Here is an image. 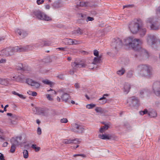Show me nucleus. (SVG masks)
Masks as SVG:
<instances>
[{"mask_svg":"<svg viewBox=\"0 0 160 160\" xmlns=\"http://www.w3.org/2000/svg\"><path fill=\"white\" fill-rule=\"evenodd\" d=\"M141 41L139 39L130 37L124 39V45L129 49H132L140 53L143 59H156L157 57L148 52L146 50L142 48L140 44Z\"/></svg>","mask_w":160,"mask_h":160,"instance_id":"f257e3e1","label":"nucleus"},{"mask_svg":"<svg viewBox=\"0 0 160 160\" xmlns=\"http://www.w3.org/2000/svg\"><path fill=\"white\" fill-rule=\"evenodd\" d=\"M138 69L142 76L150 78L152 75L153 70L152 67L148 65H141L138 66Z\"/></svg>","mask_w":160,"mask_h":160,"instance_id":"f03ea898","label":"nucleus"},{"mask_svg":"<svg viewBox=\"0 0 160 160\" xmlns=\"http://www.w3.org/2000/svg\"><path fill=\"white\" fill-rule=\"evenodd\" d=\"M33 17L38 20L42 21H50L52 20L50 17L39 10H35L33 12Z\"/></svg>","mask_w":160,"mask_h":160,"instance_id":"7ed1b4c3","label":"nucleus"},{"mask_svg":"<svg viewBox=\"0 0 160 160\" xmlns=\"http://www.w3.org/2000/svg\"><path fill=\"white\" fill-rule=\"evenodd\" d=\"M142 25V21L140 19H137L136 21L131 22L129 28L132 33H136L139 30L140 27Z\"/></svg>","mask_w":160,"mask_h":160,"instance_id":"20e7f679","label":"nucleus"},{"mask_svg":"<svg viewBox=\"0 0 160 160\" xmlns=\"http://www.w3.org/2000/svg\"><path fill=\"white\" fill-rule=\"evenodd\" d=\"M127 103L131 108H137L140 105V102L138 98L135 96H132L127 99Z\"/></svg>","mask_w":160,"mask_h":160,"instance_id":"39448f33","label":"nucleus"},{"mask_svg":"<svg viewBox=\"0 0 160 160\" xmlns=\"http://www.w3.org/2000/svg\"><path fill=\"white\" fill-rule=\"evenodd\" d=\"M158 19L156 18H148L147 22L151 24L150 27L152 30H158L160 28V22L158 20Z\"/></svg>","mask_w":160,"mask_h":160,"instance_id":"423d86ee","label":"nucleus"},{"mask_svg":"<svg viewBox=\"0 0 160 160\" xmlns=\"http://www.w3.org/2000/svg\"><path fill=\"white\" fill-rule=\"evenodd\" d=\"M71 66L73 69H70L68 72V74L73 75L75 72L74 69L81 67H85L86 64L82 62V61H75L74 62H72Z\"/></svg>","mask_w":160,"mask_h":160,"instance_id":"0eeeda50","label":"nucleus"},{"mask_svg":"<svg viewBox=\"0 0 160 160\" xmlns=\"http://www.w3.org/2000/svg\"><path fill=\"white\" fill-rule=\"evenodd\" d=\"M122 45V41L119 38H116L112 39L111 46L116 50L115 51V53H117L118 49L121 47Z\"/></svg>","mask_w":160,"mask_h":160,"instance_id":"6e6552de","label":"nucleus"},{"mask_svg":"<svg viewBox=\"0 0 160 160\" xmlns=\"http://www.w3.org/2000/svg\"><path fill=\"white\" fill-rule=\"evenodd\" d=\"M14 48H8L1 50L0 51V56L3 57H8L14 54Z\"/></svg>","mask_w":160,"mask_h":160,"instance_id":"1a4fd4ad","label":"nucleus"},{"mask_svg":"<svg viewBox=\"0 0 160 160\" xmlns=\"http://www.w3.org/2000/svg\"><path fill=\"white\" fill-rule=\"evenodd\" d=\"M72 131L76 133H82L84 130V128L82 125L76 123L72 124Z\"/></svg>","mask_w":160,"mask_h":160,"instance_id":"9d476101","label":"nucleus"},{"mask_svg":"<svg viewBox=\"0 0 160 160\" xmlns=\"http://www.w3.org/2000/svg\"><path fill=\"white\" fill-rule=\"evenodd\" d=\"M148 44L151 46L152 47L157 42V38L155 36L153 35H149L146 37Z\"/></svg>","mask_w":160,"mask_h":160,"instance_id":"9b49d317","label":"nucleus"},{"mask_svg":"<svg viewBox=\"0 0 160 160\" xmlns=\"http://www.w3.org/2000/svg\"><path fill=\"white\" fill-rule=\"evenodd\" d=\"M153 92L157 96L160 95V83L158 82H154L152 86Z\"/></svg>","mask_w":160,"mask_h":160,"instance_id":"f8f14e48","label":"nucleus"},{"mask_svg":"<svg viewBox=\"0 0 160 160\" xmlns=\"http://www.w3.org/2000/svg\"><path fill=\"white\" fill-rule=\"evenodd\" d=\"M58 92L61 95V98L62 101L65 102H68V99L70 98L69 95L66 92H64L63 89L59 90Z\"/></svg>","mask_w":160,"mask_h":160,"instance_id":"ddd939ff","label":"nucleus"},{"mask_svg":"<svg viewBox=\"0 0 160 160\" xmlns=\"http://www.w3.org/2000/svg\"><path fill=\"white\" fill-rule=\"evenodd\" d=\"M16 34H18L22 38L26 37L28 35L27 32L23 29L17 28L15 30Z\"/></svg>","mask_w":160,"mask_h":160,"instance_id":"4468645a","label":"nucleus"},{"mask_svg":"<svg viewBox=\"0 0 160 160\" xmlns=\"http://www.w3.org/2000/svg\"><path fill=\"white\" fill-rule=\"evenodd\" d=\"M22 138L21 136L17 137L15 138H12L10 140L11 144L17 146L21 144L22 143L20 141L21 140Z\"/></svg>","mask_w":160,"mask_h":160,"instance_id":"2eb2a0df","label":"nucleus"},{"mask_svg":"<svg viewBox=\"0 0 160 160\" xmlns=\"http://www.w3.org/2000/svg\"><path fill=\"white\" fill-rule=\"evenodd\" d=\"M77 16L78 17L77 22L81 24L84 23L86 21V15L83 13H78Z\"/></svg>","mask_w":160,"mask_h":160,"instance_id":"dca6fc26","label":"nucleus"},{"mask_svg":"<svg viewBox=\"0 0 160 160\" xmlns=\"http://www.w3.org/2000/svg\"><path fill=\"white\" fill-rule=\"evenodd\" d=\"M51 44V42L48 40H42L40 41L39 42L37 43L35 45L36 47H43V46H49Z\"/></svg>","mask_w":160,"mask_h":160,"instance_id":"f3484780","label":"nucleus"},{"mask_svg":"<svg viewBox=\"0 0 160 160\" xmlns=\"http://www.w3.org/2000/svg\"><path fill=\"white\" fill-rule=\"evenodd\" d=\"M26 82L28 85L33 86L36 88H38L40 87V84L39 83L32 79H27L26 80Z\"/></svg>","mask_w":160,"mask_h":160,"instance_id":"a211bd4d","label":"nucleus"},{"mask_svg":"<svg viewBox=\"0 0 160 160\" xmlns=\"http://www.w3.org/2000/svg\"><path fill=\"white\" fill-rule=\"evenodd\" d=\"M130 85L128 83H125L122 89L123 92L126 94H127L130 91Z\"/></svg>","mask_w":160,"mask_h":160,"instance_id":"6ab92c4d","label":"nucleus"},{"mask_svg":"<svg viewBox=\"0 0 160 160\" xmlns=\"http://www.w3.org/2000/svg\"><path fill=\"white\" fill-rule=\"evenodd\" d=\"M23 79V77L22 75L21 74L18 76H15L11 78V81H15L16 82H21Z\"/></svg>","mask_w":160,"mask_h":160,"instance_id":"aec40b11","label":"nucleus"},{"mask_svg":"<svg viewBox=\"0 0 160 160\" xmlns=\"http://www.w3.org/2000/svg\"><path fill=\"white\" fill-rule=\"evenodd\" d=\"M14 48V52H23L25 51H26V48L25 46L24 47H13Z\"/></svg>","mask_w":160,"mask_h":160,"instance_id":"412c9836","label":"nucleus"},{"mask_svg":"<svg viewBox=\"0 0 160 160\" xmlns=\"http://www.w3.org/2000/svg\"><path fill=\"white\" fill-rule=\"evenodd\" d=\"M52 6L54 8H57L61 7L62 5L60 0H57L55 1L52 4Z\"/></svg>","mask_w":160,"mask_h":160,"instance_id":"4be33fe9","label":"nucleus"},{"mask_svg":"<svg viewBox=\"0 0 160 160\" xmlns=\"http://www.w3.org/2000/svg\"><path fill=\"white\" fill-rule=\"evenodd\" d=\"M11 80L8 78H0V84L5 86H7L9 84V81Z\"/></svg>","mask_w":160,"mask_h":160,"instance_id":"5701e85b","label":"nucleus"},{"mask_svg":"<svg viewBox=\"0 0 160 160\" xmlns=\"http://www.w3.org/2000/svg\"><path fill=\"white\" fill-rule=\"evenodd\" d=\"M138 31L140 37H142L145 35L146 32V29L145 28L143 27L142 25L141 27H140Z\"/></svg>","mask_w":160,"mask_h":160,"instance_id":"b1692460","label":"nucleus"},{"mask_svg":"<svg viewBox=\"0 0 160 160\" xmlns=\"http://www.w3.org/2000/svg\"><path fill=\"white\" fill-rule=\"evenodd\" d=\"M62 42L66 45H72V39L65 38L63 39Z\"/></svg>","mask_w":160,"mask_h":160,"instance_id":"393cba45","label":"nucleus"},{"mask_svg":"<svg viewBox=\"0 0 160 160\" xmlns=\"http://www.w3.org/2000/svg\"><path fill=\"white\" fill-rule=\"evenodd\" d=\"M102 61H93V62L90 64L89 66H92V65H97L96 67L92 66L93 67L92 68H96L97 66H98V65L102 62Z\"/></svg>","mask_w":160,"mask_h":160,"instance_id":"a878e982","label":"nucleus"},{"mask_svg":"<svg viewBox=\"0 0 160 160\" xmlns=\"http://www.w3.org/2000/svg\"><path fill=\"white\" fill-rule=\"evenodd\" d=\"M83 33V30L78 28L77 30L72 32V34L75 35H81Z\"/></svg>","mask_w":160,"mask_h":160,"instance_id":"bb28decb","label":"nucleus"},{"mask_svg":"<svg viewBox=\"0 0 160 160\" xmlns=\"http://www.w3.org/2000/svg\"><path fill=\"white\" fill-rule=\"evenodd\" d=\"M98 137L102 139L109 140L111 138V137L109 135H106L105 134H99L98 135Z\"/></svg>","mask_w":160,"mask_h":160,"instance_id":"cd10ccee","label":"nucleus"},{"mask_svg":"<svg viewBox=\"0 0 160 160\" xmlns=\"http://www.w3.org/2000/svg\"><path fill=\"white\" fill-rule=\"evenodd\" d=\"M37 43L34 44L32 45H28L25 46V47L26 48V51H28L29 50H32L34 48H38V47H36L35 46V45Z\"/></svg>","mask_w":160,"mask_h":160,"instance_id":"c85d7f7f","label":"nucleus"},{"mask_svg":"<svg viewBox=\"0 0 160 160\" xmlns=\"http://www.w3.org/2000/svg\"><path fill=\"white\" fill-rule=\"evenodd\" d=\"M148 115L150 117H155L157 116V113L155 110H152L148 111Z\"/></svg>","mask_w":160,"mask_h":160,"instance_id":"c756f323","label":"nucleus"},{"mask_svg":"<svg viewBox=\"0 0 160 160\" xmlns=\"http://www.w3.org/2000/svg\"><path fill=\"white\" fill-rule=\"evenodd\" d=\"M109 126L107 124H105V125L102 126L99 129L100 132L103 133L105 131L107 130L109 128Z\"/></svg>","mask_w":160,"mask_h":160,"instance_id":"7c9ffc66","label":"nucleus"},{"mask_svg":"<svg viewBox=\"0 0 160 160\" xmlns=\"http://www.w3.org/2000/svg\"><path fill=\"white\" fill-rule=\"evenodd\" d=\"M125 70L124 68H122L121 69L118 70L117 72V73L119 76H121L125 73Z\"/></svg>","mask_w":160,"mask_h":160,"instance_id":"2f4dec72","label":"nucleus"},{"mask_svg":"<svg viewBox=\"0 0 160 160\" xmlns=\"http://www.w3.org/2000/svg\"><path fill=\"white\" fill-rule=\"evenodd\" d=\"M72 139H64L62 141V142L63 143H65L66 144H71L73 142L74 140H72Z\"/></svg>","mask_w":160,"mask_h":160,"instance_id":"473e14b6","label":"nucleus"},{"mask_svg":"<svg viewBox=\"0 0 160 160\" xmlns=\"http://www.w3.org/2000/svg\"><path fill=\"white\" fill-rule=\"evenodd\" d=\"M16 66V68L18 70H24V69L23 65L21 63H18Z\"/></svg>","mask_w":160,"mask_h":160,"instance_id":"72a5a7b5","label":"nucleus"},{"mask_svg":"<svg viewBox=\"0 0 160 160\" xmlns=\"http://www.w3.org/2000/svg\"><path fill=\"white\" fill-rule=\"evenodd\" d=\"M46 59L47 60H56L58 58L55 55H52L47 57Z\"/></svg>","mask_w":160,"mask_h":160,"instance_id":"f704fd0d","label":"nucleus"},{"mask_svg":"<svg viewBox=\"0 0 160 160\" xmlns=\"http://www.w3.org/2000/svg\"><path fill=\"white\" fill-rule=\"evenodd\" d=\"M133 73L132 71H129L127 73L126 77L128 78H130L133 77Z\"/></svg>","mask_w":160,"mask_h":160,"instance_id":"c9c22d12","label":"nucleus"},{"mask_svg":"<svg viewBox=\"0 0 160 160\" xmlns=\"http://www.w3.org/2000/svg\"><path fill=\"white\" fill-rule=\"evenodd\" d=\"M31 148L33 149H34L35 151L36 152L39 151L40 149V147H37V145L36 144H32V145Z\"/></svg>","mask_w":160,"mask_h":160,"instance_id":"e433bc0d","label":"nucleus"},{"mask_svg":"<svg viewBox=\"0 0 160 160\" xmlns=\"http://www.w3.org/2000/svg\"><path fill=\"white\" fill-rule=\"evenodd\" d=\"M23 157L25 158H27L28 157V153L27 150H24L23 152Z\"/></svg>","mask_w":160,"mask_h":160,"instance_id":"4c0bfd02","label":"nucleus"},{"mask_svg":"<svg viewBox=\"0 0 160 160\" xmlns=\"http://www.w3.org/2000/svg\"><path fill=\"white\" fill-rule=\"evenodd\" d=\"M95 111L97 112L102 113L104 111V110L101 107H97L95 109Z\"/></svg>","mask_w":160,"mask_h":160,"instance_id":"58836bf2","label":"nucleus"},{"mask_svg":"<svg viewBox=\"0 0 160 160\" xmlns=\"http://www.w3.org/2000/svg\"><path fill=\"white\" fill-rule=\"evenodd\" d=\"M72 45H77L81 43V41H77L76 39H72Z\"/></svg>","mask_w":160,"mask_h":160,"instance_id":"ea45409f","label":"nucleus"},{"mask_svg":"<svg viewBox=\"0 0 160 160\" xmlns=\"http://www.w3.org/2000/svg\"><path fill=\"white\" fill-rule=\"evenodd\" d=\"M16 147L17 146H15L12 145L11 147V148L10 150V152L12 153H14L15 151Z\"/></svg>","mask_w":160,"mask_h":160,"instance_id":"a19ab883","label":"nucleus"},{"mask_svg":"<svg viewBox=\"0 0 160 160\" xmlns=\"http://www.w3.org/2000/svg\"><path fill=\"white\" fill-rule=\"evenodd\" d=\"M42 82L44 83L47 85H51L52 83V82L47 79L43 80Z\"/></svg>","mask_w":160,"mask_h":160,"instance_id":"79ce46f5","label":"nucleus"},{"mask_svg":"<svg viewBox=\"0 0 160 160\" xmlns=\"http://www.w3.org/2000/svg\"><path fill=\"white\" fill-rule=\"evenodd\" d=\"M95 104H90L87 105L86 106V107L87 108L90 109L93 108L94 107H95Z\"/></svg>","mask_w":160,"mask_h":160,"instance_id":"37998d69","label":"nucleus"},{"mask_svg":"<svg viewBox=\"0 0 160 160\" xmlns=\"http://www.w3.org/2000/svg\"><path fill=\"white\" fill-rule=\"evenodd\" d=\"M80 139L78 138H75L74 139H72V140H74L73 142L72 143H75V144H79L81 142Z\"/></svg>","mask_w":160,"mask_h":160,"instance_id":"c03bdc74","label":"nucleus"},{"mask_svg":"<svg viewBox=\"0 0 160 160\" xmlns=\"http://www.w3.org/2000/svg\"><path fill=\"white\" fill-rule=\"evenodd\" d=\"M38 115H43V108H40L38 107Z\"/></svg>","mask_w":160,"mask_h":160,"instance_id":"a18cd8bd","label":"nucleus"},{"mask_svg":"<svg viewBox=\"0 0 160 160\" xmlns=\"http://www.w3.org/2000/svg\"><path fill=\"white\" fill-rule=\"evenodd\" d=\"M156 13L158 18H160V6L158 7L157 9Z\"/></svg>","mask_w":160,"mask_h":160,"instance_id":"49530a36","label":"nucleus"},{"mask_svg":"<svg viewBox=\"0 0 160 160\" xmlns=\"http://www.w3.org/2000/svg\"><path fill=\"white\" fill-rule=\"evenodd\" d=\"M7 115L8 116H10L11 117V119H15L16 118V116L15 115H13L12 113H8Z\"/></svg>","mask_w":160,"mask_h":160,"instance_id":"de8ad7c7","label":"nucleus"},{"mask_svg":"<svg viewBox=\"0 0 160 160\" xmlns=\"http://www.w3.org/2000/svg\"><path fill=\"white\" fill-rule=\"evenodd\" d=\"M38 107H35L34 108H32V111H33L34 113L36 114H38Z\"/></svg>","mask_w":160,"mask_h":160,"instance_id":"09e8293b","label":"nucleus"},{"mask_svg":"<svg viewBox=\"0 0 160 160\" xmlns=\"http://www.w3.org/2000/svg\"><path fill=\"white\" fill-rule=\"evenodd\" d=\"M49 113L48 110L46 108H44L43 112V115H46Z\"/></svg>","mask_w":160,"mask_h":160,"instance_id":"8fccbe9b","label":"nucleus"},{"mask_svg":"<svg viewBox=\"0 0 160 160\" xmlns=\"http://www.w3.org/2000/svg\"><path fill=\"white\" fill-rule=\"evenodd\" d=\"M124 126L128 129H129L130 128V126L129 124L127 122H124Z\"/></svg>","mask_w":160,"mask_h":160,"instance_id":"3c124183","label":"nucleus"},{"mask_svg":"<svg viewBox=\"0 0 160 160\" xmlns=\"http://www.w3.org/2000/svg\"><path fill=\"white\" fill-rule=\"evenodd\" d=\"M94 18L92 17H86V21L87 22H88L89 21H92L93 20H94Z\"/></svg>","mask_w":160,"mask_h":160,"instance_id":"603ef678","label":"nucleus"},{"mask_svg":"<svg viewBox=\"0 0 160 160\" xmlns=\"http://www.w3.org/2000/svg\"><path fill=\"white\" fill-rule=\"evenodd\" d=\"M81 156L85 158L86 157V156L83 154H74L73 155V156L74 157H76L77 156Z\"/></svg>","mask_w":160,"mask_h":160,"instance_id":"864d4df0","label":"nucleus"},{"mask_svg":"<svg viewBox=\"0 0 160 160\" xmlns=\"http://www.w3.org/2000/svg\"><path fill=\"white\" fill-rule=\"evenodd\" d=\"M93 54L94 55L97 57V56H98L99 55V52L97 50H93Z\"/></svg>","mask_w":160,"mask_h":160,"instance_id":"5fc2aeb1","label":"nucleus"},{"mask_svg":"<svg viewBox=\"0 0 160 160\" xmlns=\"http://www.w3.org/2000/svg\"><path fill=\"white\" fill-rule=\"evenodd\" d=\"M60 121L62 123H66L68 122V120L66 118H63L61 119Z\"/></svg>","mask_w":160,"mask_h":160,"instance_id":"6e6d98bb","label":"nucleus"},{"mask_svg":"<svg viewBox=\"0 0 160 160\" xmlns=\"http://www.w3.org/2000/svg\"><path fill=\"white\" fill-rule=\"evenodd\" d=\"M17 124V122L15 121H13L12 119L11 120V121L10 122V125H15Z\"/></svg>","mask_w":160,"mask_h":160,"instance_id":"4d7b16f0","label":"nucleus"},{"mask_svg":"<svg viewBox=\"0 0 160 160\" xmlns=\"http://www.w3.org/2000/svg\"><path fill=\"white\" fill-rule=\"evenodd\" d=\"M43 0H37V3L38 5H40L43 3Z\"/></svg>","mask_w":160,"mask_h":160,"instance_id":"13d9d810","label":"nucleus"},{"mask_svg":"<svg viewBox=\"0 0 160 160\" xmlns=\"http://www.w3.org/2000/svg\"><path fill=\"white\" fill-rule=\"evenodd\" d=\"M37 133L38 135H40L41 134V129L40 128H38L37 129Z\"/></svg>","mask_w":160,"mask_h":160,"instance_id":"bf43d9fd","label":"nucleus"},{"mask_svg":"<svg viewBox=\"0 0 160 160\" xmlns=\"http://www.w3.org/2000/svg\"><path fill=\"white\" fill-rule=\"evenodd\" d=\"M0 160H5L4 159V156L1 153H0Z\"/></svg>","mask_w":160,"mask_h":160,"instance_id":"052dcab7","label":"nucleus"},{"mask_svg":"<svg viewBox=\"0 0 160 160\" xmlns=\"http://www.w3.org/2000/svg\"><path fill=\"white\" fill-rule=\"evenodd\" d=\"M57 49H59V50L62 51H65L66 50V48H58Z\"/></svg>","mask_w":160,"mask_h":160,"instance_id":"680f3d73","label":"nucleus"},{"mask_svg":"<svg viewBox=\"0 0 160 160\" xmlns=\"http://www.w3.org/2000/svg\"><path fill=\"white\" fill-rule=\"evenodd\" d=\"M47 98L48 100H52V99L51 97V95L49 94H48L47 95Z\"/></svg>","mask_w":160,"mask_h":160,"instance_id":"e2e57ef3","label":"nucleus"},{"mask_svg":"<svg viewBox=\"0 0 160 160\" xmlns=\"http://www.w3.org/2000/svg\"><path fill=\"white\" fill-rule=\"evenodd\" d=\"M74 86L75 88H80V86L78 83H75Z\"/></svg>","mask_w":160,"mask_h":160,"instance_id":"0e129e2a","label":"nucleus"},{"mask_svg":"<svg viewBox=\"0 0 160 160\" xmlns=\"http://www.w3.org/2000/svg\"><path fill=\"white\" fill-rule=\"evenodd\" d=\"M12 93L13 94L17 95V96H18V97H19V95L20 94L18 93L17 92H16L15 91H13V92H12Z\"/></svg>","mask_w":160,"mask_h":160,"instance_id":"69168bd1","label":"nucleus"},{"mask_svg":"<svg viewBox=\"0 0 160 160\" xmlns=\"http://www.w3.org/2000/svg\"><path fill=\"white\" fill-rule=\"evenodd\" d=\"M37 95V93L35 92H32V95L33 96H35Z\"/></svg>","mask_w":160,"mask_h":160,"instance_id":"338daca9","label":"nucleus"},{"mask_svg":"<svg viewBox=\"0 0 160 160\" xmlns=\"http://www.w3.org/2000/svg\"><path fill=\"white\" fill-rule=\"evenodd\" d=\"M146 92V91L145 90H142L140 92V94L141 95H143Z\"/></svg>","mask_w":160,"mask_h":160,"instance_id":"774afa93","label":"nucleus"}]
</instances>
